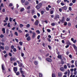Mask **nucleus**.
Here are the masks:
<instances>
[{
  "mask_svg": "<svg viewBox=\"0 0 77 77\" xmlns=\"http://www.w3.org/2000/svg\"><path fill=\"white\" fill-rule=\"evenodd\" d=\"M60 2H61V0H58L57 2V3H58V4H59V3H60Z\"/></svg>",
  "mask_w": 77,
  "mask_h": 77,
  "instance_id": "34",
  "label": "nucleus"
},
{
  "mask_svg": "<svg viewBox=\"0 0 77 77\" xmlns=\"http://www.w3.org/2000/svg\"><path fill=\"white\" fill-rule=\"evenodd\" d=\"M61 64H62V65H63V64L65 63V62H64V61H63V59L61 60Z\"/></svg>",
  "mask_w": 77,
  "mask_h": 77,
  "instance_id": "14",
  "label": "nucleus"
},
{
  "mask_svg": "<svg viewBox=\"0 0 77 77\" xmlns=\"http://www.w3.org/2000/svg\"><path fill=\"white\" fill-rule=\"evenodd\" d=\"M0 37L1 38H2L4 37V35H3V34H2L0 35Z\"/></svg>",
  "mask_w": 77,
  "mask_h": 77,
  "instance_id": "38",
  "label": "nucleus"
},
{
  "mask_svg": "<svg viewBox=\"0 0 77 77\" xmlns=\"http://www.w3.org/2000/svg\"><path fill=\"white\" fill-rule=\"evenodd\" d=\"M13 51L14 52H16V51H17V49H16V48H14L13 49Z\"/></svg>",
  "mask_w": 77,
  "mask_h": 77,
  "instance_id": "42",
  "label": "nucleus"
},
{
  "mask_svg": "<svg viewBox=\"0 0 77 77\" xmlns=\"http://www.w3.org/2000/svg\"><path fill=\"white\" fill-rule=\"evenodd\" d=\"M19 44L20 45H23V42L21 41L19 42Z\"/></svg>",
  "mask_w": 77,
  "mask_h": 77,
  "instance_id": "32",
  "label": "nucleus"
},
{
  "mask_svg": "<svg viewBox=\"0 0 77 77\" xmlns=\"http://www.w3.org/2000/svg\"><path fill=\"white\" fill-rule=\"evenodd\" d=\"M39 22H38V20H37L36 21L35 23V26H38V23Z\"/></svg>",
  "mask_w": 77,
  "mask_h": 77,
  "instance_id": "13",
  "label": "nucleus"
},
{
  "mask_svg": "<svg viewBox=\"0 0 77 77\" xmlns=\"http://www.w3.org/2000/svg\"><path fill=\"white\" fill-rule=\"evenodd\" d=\"M64 26H66L67 25V23L66 22H64Z\"/></svg>",
  "mask_w": 77,
  "mask_h": 77,
  "instance_id": "54",
  "label": "nucleus"
},
{
  "mask_svg": "<svg viewBox=\"0 0 77 77\" xmlns=\"http://www.w3.org/2000/svg\"><path fill=\"white\" fill-rule=\"evenodd\" d=\"M75 66H76V67H77V61H76L75 62Z\"/></svg>",
  "mask_w": 77,
  "mask_h": 77,
  "instance_id": "57",
  "label": "nucleus"
},
{
  "mask_svg": "<svg viewBox=\"0 0 77 77\" xmlns=\"http://www.w3.org/2000/svg\"><path fill=\"white\" fill-rule=\"evenodd\" d=\"M29 4V2L28 1H26L24 3L25 5V6H27Z\"/></svg>",
  "mask_w": 77,
  "mask_h": 77,
  "instance_id": "11",
  "label": "nucleus"
},
{
  "mask_svg": "<svg viewBox=\"0 0 77 77\" xmlns=\"http://www.w3.org/2000/svg\"><path fill=\"white\" fill-rule=\"evenodd\" d=\"M73 43H76L77 42V40L75 39L73 41Z\"/></svg>",
  "mask_w": 77,
  "mask_h": 77,
  "instance_id": "50",
  "label": "nucleus"
},
{
  "mask_svg": "<svg viewBox=\"0 0 77 77\" xmlns=\"http://www.w3.org/2000/svg\"><path fill=\"white\" fill-rule=\"evenodd\" d=\"M61 5L62 6H64L65 5V4L63 3V2L61 3Z\"/></svg>",
  "mask_w": 77,
  "mask_h": 77,
  "instance_id": "58",
  "label": "nucleus"
},
{
  "mask_svg": "<svg viewBox=\"0 0 77 77\" xmlns=\"http://www.w3.org/2000/svg\"><path fill=\"white\" fill-rule=\"evenodd\" d=\"M38 58L39 60H42V57H38Z\"/></svg>",
  "mask_w": 77,
  "mask_h": 77,
  "instance_id": "46",
  "label": "nucleus"
},
{
  "mask_svg": "<svg viewBox=\"0 0 77 77\" xmlns=\"http://www.w3.org/2000/svg\"><path fill=\"white\" fill-rule=\"evenodd\" d=\"M51 25L52 26H55V23H52Z\"/></svg>",
  "mask_w": 77,
  "mask_h": 77,
  "instance_id": "40",
  "label": "nucleus"
},
{
  "mask_svg": "<svg viewBox=\"0 0 77 77\" xmlns=\"http://www.w3.org/2000/svg\"><path fill=\"white\" fill-rule=\"evenodd\" d=\"M58 77H62V73H61V72H58Z\"/></svg>",
  "mask_w": 77,
  "mask_h": 77,
  "instance_id": "9",
  "label": "nucleus"
},
{
  "mask_svg": "<svg viewBox=\"0 0 77 77\" xmlns=\"http://www.w3.org/2000/svg\"><path fill=\"white\" fill-rule=\"evenodd\" d=\"M21 2L22 3H24L26 2V0H21Z\"/></svg>",
  "mask_w": 77,
  "mask_h": 77,
  "instance_id": "45",
  "label": "nucleus"
},
{
  "mask_svg": "<svg viewBox=\"0 0 77 77\" xmlns=\"http://www.w3.org/2000/svg\"><path fill=\"white\" fill-rule=\"evenodd\" d=\"M2 72L5 74L6 72L5 69V65L4 64H2Z\"/></svg>",
  "mask_w": 77,
  "mask_h": 77,
  "instance_id": "2",
  "label": "nucleus"
},
{
  "mask_svg": "<svg viewBox=\"0 0 77 77\" xmlns=\"http://www.w3.org/2000/svg\"><path fill=\"white\" fill-rule=\"evenodd\" d=\"M18 69H17V67H13V70L15 73H16V72H17V71Z\"/></svg>",
  "mask_w": 77,
  "mask_h": 77,
  "instance_id": "3",
  "label": "nucleus"
},
{
  "mask_svg": "<svg viewBox=\"0 0 77 77\" xmlns=\"http://www.w3.org/2000/svg\"><path fill=\"white\" fill-rule=\"evenodd\" d=\"M30 24H27V25H26V27H27V28H29V27H30Z\"/></svg>",
  "mask_w": 77,
  "mask_h": 77,
  "instance_id": "31",
  "label": "nucleus"
},
{
  "mask_svg": "<svg viewBox=\"0 0 77 77\" xmlns=\"http://www.w3.org/2000/svg\"><path fill=\"white\" fill-rule=\"evenodd\" d=\"M11 49H14V46L12 45L11 46Z\"/></svg>",
  "mask_w": 77,
  "mask_h": 77,
  "instance_id": "49",
  "label": "nucleus"
},
{
  "mask_svg": "<svg viewBox=\"0 0 77 77\" xmlns=\"http://www.w3.org/2000/svg\"><path fill=\"white\" fill-rule=\"evenodd\" d=\"M44 13V12L43 11H41V14L42 15H43Z\"/></svg>",
  "mask_w": 77,
  "mask_h": 77,
  "instance_id": "47",
  "label": "nucleus"
},
{
  "mask_svg": "<svg viewBox=\"0 0 77 77\" xmlns=\"http://www.w3.org/2000/svg\"><path fill=\"white\" fill-rule=\"evenodd\" d=\"M15 40L17 42H18V39H17V38H15Z\"/></svg>",
  "mask_w": 77,
  "mask_h": 77,
  "instance_id": "52",
  "label": "nucleus"
},
{
  "mask_svg": "<svg viewBox=\"0 0 77 77\" xmlns=\"http://www.w3.org/2000/svg\"><path fill=\"white\" fill-rule=\"evenodd\" d=\"M60 17H59V15L58 14H56L55 16V17L54 18V20H56L57 18H59Z\"/></svg>",
  "mask_w": 77,
  "mask_h": 77,
  "instance_id": "4",
  "label": "nucleus"
},
{
  "mask_svg": "<svg viewBox=\"0 0 77 77\" xmlns=\"http://www.w3.org/2000/svg\"><path fill=\"white\" fill-rule=\"evenodd\" d=\"M24 8H21L20 11H21V12H23V11H24Z\"/></svg>",
  "mask_w": 77,
  "mask_h": 77,
  "instance_id": "44",
  "label": "nucleus"
},
{
  "mask_svg": "<svg viewBox=\"0 0 77 77\" xmlns=\"http://www.w3.org/2000/svg\"><path fill=\"white\" fill-rule=\"evenodd\" d=\"M72 45L73 47L74 48L75 50V51L76 52H77V47L76 46H75V45L74 44L73 45Z\"/></svg>",
  "mask_w": 77,
  "mask_h": 77,
  "instance_id": "7",
  "label": "nucleus"
},
{
  "mask_svg": "<svg viewBox=\"0 0 77 77\" xmlns=\"http://www.w3.org/2000/svg\"><path fill=\"white\" fill-rule=\"evenodd\" d=\"M69 10L70 11H72V8L71 7H70L69 8Z\"/></svg>",
  "mask_w": 77,
  "mask_h": 77,
  "instance_id": "35",
  "label": "nucleus"
},
{
  "mask_svg": "<svg viewBox=\"0 0 77 77\" xmlns=\"http://www.w3.org/2000/svg\"><path fill=\"white\" fill-rule=\"evenodd\" d=\"M14 34L15 35H16V36H18V33L17 32H15L14 33Z\"/></svg>",
  "mask_w": 77,
  "mask_h": 77,
  "instance_id": "48",
  "label": "nucleus"
},
{
  "mask_svg": "<svg viewBox=\"0 0 77 77\" xmlns=\"http://www.w3.org/2000/svg\"><path fill=\"white\" fill-rule=\"evenodd\" d=\"M23 63H20V64H19V66L20 67H21L23 66Z\"/></svg>",
  "mask_w": 77,
  "mask_h": 77,
  "instance_id": "21",
  "label": "nucleus"
},
{
  "mask_svg": "<svg viewBox=\"0 0 77 77\" xmlns=\"http://www.w3.org/2000/svg\"><path fill=\"white\" fill-rule=\"evenodd\" d=\"M30 6H29L27 8V9L28 10H29V9H30Z\"/></svg>",
  "mask_w": 77,
  "mask_h": 77,
  "instance_id": "59",
  "label": "nucleus"
},
{
  "mask_svg": "<svg viewBox=\"0 0 77 77\" xmlns=\"http://www.w3.org/2000/svg\"><path fill=\"white\" fill-rule=\"evenodd\" d=\"M30 39H31V38H30V36H28L26 38V40L27 41H29Z\"/></svg>",
  "mask_w": 77,
  "mask_h": 77,
  "instance_id": "10",
  "label": "nucleus"
},
{
  "mask_svg": "<svg viewBox=\"0 0 77 77\" xmlns=\"http://www.w3.org/2000/svg\"><path fill=\"white\" fill-rule=\"evenodd\" d=\"M2 31L3 32V33H5V29L4 28H2Z\"/></svg>",
  "mask_w": 77,
  "mask_h": 77,
  "instance_id": "20",
  "label": "nucleus"
},
{
  "mask_svg": "<svg viewBox=\"0 0 77 77\" xmlns=\"http://www.w3.org/2000/svg\"><path fill=\"white\" fill-rule=\"evenodd\" d=\"M69 57L70 58H72V55H71V54L69 55Z\"/></svg>",
  "mask_w": 77,
  "mask_h": 77,
  "instance_id": "64",
  "label": "nucleus"
},
{
  "mask_svg": "<svg viewBox=\"0 0 77 77\" xmlns=\"http://www.w3.org/2000/svg\"><path fill=\"white\" fill-rule=\"evenodd\" d=\"M5 49L6 50H8V49H9V47L8 46H5Z\"/></svg>",
  "mask_w": 77,
  "mask_h": 77,
  "instance_id": "26",
  "label": "nucleus"
},
{
  "mask_svg": "<svg viewBox=\"0 0 77 77\" xmlns=\"http://www.w3.org/2000/svg\"><path fill=\"white\" fill-rule=\"evenodd\" d=\"M47 40L49 41V42H51V39L50 38H47Z\"/></svg>",
  "mask_w": 77,
  "mask_h": 77,
  "instance_id": "61",
  "label": "nucleus"
},
{
  "mask_svg": "<svg viewBox=\"0 0 77 77\" xmlns=\"http://www.w3.org/2000/svg\"><path fill=\"white\" fill-rule=\"evenodd\" d=\"M20 72L21 74H24V72L23 71H21Z\"/></svg>",
  "mask_w": 77,
  "mask_h": 77,
  "instance_id": "39",
  "label": "nucleus"
},
{
  "mask_svg": "<svg viewBox=\"0 0 77 77\" xmlns=\"http://www.w3.org/2000/svg\"><path fill=\"white\" fill-rule=\"evenodd\" d=\"M32 34V38H35V36H36V33L35 32H33Z\"/></svg>",
  "mask_w": 77,
  "mask_h": 77,
  "instance_id": "6",
  "label": "nucleus"
},
{
  "mask_svg": "<svg viewBox=\"0 0 77 77\" xmlns=\"http://www.w3.org/2000/svg\"><path fill=\"white\" fill-rule=\"evenodd\" d=\"M36 32L38 33V34H40V33L41 32H40V31H39V30H37L36 31Z\"/></svg>",
  "mask_w": 77,
  "mask_h": 77,
  "instance_id": "18",
  "label": "nucleus"
},
{
  "mask_svg": "<svg viewBox=\"0 0 77 77\" xmlns=\"http://www.w3.org/2000/svg\"><path fill=\"white\" fill-rule=\"evenodd\" d=\"M39 76L40 77H42V75L41 73H39Z\"/></svg>",
  "mask_w": 77,
  "mask_h": 77,
  "instance_id": "25",
  "label": "nucleus"
},
{
  "mask_svg": "<svg viewBox=\"0 0 77 77\" xmlns=\"http://www.w3.org/2000/svg\"><path fill=\"white\" fill-rule=\"evenodd\" d=\"M62 9L63 10H66L67 9H68V8H67V7L66 6H64L62 8Z\"/></svg>",
  "mask_w": 77,
  "mask_h": 77,
  "instance_id": "8",
  "label": "nucleus"
},
{
  "mask_svg": "<svg viewBox=\"0 0 77 77\" xmlns=\"http://www.w3.org/2000/svg\"><path fill=\"white\" fill-rule=\"evenodd\" d=\"M28 36H29V34L27 33L25 35L26 38H27Z\"/></svg>",
  "mask_w": 77,
  "mask_h": 77,
  "instance_id": "24",
  "label": "nucleus"
},
{
  "mask_svg": "<svg viewBox=\"0 0 77 77\" xmlns=\"http://www.w3.org/2000/svg\"><path fill=\"white\" fill-rule=\"evenodd\" d=\"M59 11L60 12H61L62 11V8H59Z\"/></svg>",
  "mask_w": 77,
  "mask_h": 77,
  "instance_id": "51",
  "label": "nucleus"
},
{
  "mask_svg": "<svg viewBox=\"0 0 77 77\" xmlns=\"http://www.w3.org/2000/svg\"><path fill=\"white\" fill-rule=\"evenodd\" d=\"M8 56V54H6L5 55H4V57H7V56Z\"/></svg>",
  "mask_w": 77,
  "mask_h": 77,
  "instance_id": "62",
  "label": "nucleus"
},
{
  "mask_svg": "<svg viewBox=\"0 0 77 77\" xmlns=\"http://www.w3.org/2000/svg\"><path fill=\"white\" fill-rule=\"evenodd\" d=\"M66 21H70V18H67L66 19Z\"/></svg>",
  "mask_w": 77,
  "mask_h": 77,
  "instance_id": "23",
  "label": "nucleus"
},
{
  "mask_svg": "<svg viewBox=\"0 0 77 77\" xmlns=\"http://www.w3.org/2000/svg\"><path fill=\"white\" fill-rule=\"evenodd\" d=\"M67 25L69 26V27H71V24L70 22H69V23H68Z\"/></svg>",
  "mask_w": 77,
  "mask_h": 77,
  "instance_id": "16",
  "label": "nucleus"
},
{
  "mask_svg": "<svg viewBox=\"0 0 77 77\" xmlns=\"http://www.w3.org/2000/svg\"><path fill=\"white\" fill-rule=\"evenodd\" d=\"M42 5V3H40L36 6V8L38 10V9H39L41 8Z\"/></svg>",
  "mask_w": 77,
  "mask_h": 77,
  "instance_id": "1",
  "label": "nucleus"
},
{
  "mask_svg": "<svg viewBox=\"0 0 77 77\" xmlns=\"http://www.w3.org/2000/svg\"><path fill=\"white\" fill-rule=\"evenodd\" d=\"M53 10H51V12H50V14H53Z\"/></svg>",
  "mask_w": 77,
  "mask_h": 77,
  "instance_id": "53",
  "label": "nucleus"
},
{
  "mask_svg": "<svg viewBox=\"0 0 77 77\" xmlns=\"http://www.w3.org/2000/svg\"><path fill=\"white\" fill-rule=\"evenodd\" d=\"M52 77H56V75L54 73H52Z\"/></svg>",
  "mask_w": 77,
  "mask_h": 77,
  "instance_id": "22",
  "label": "nucleus"
},
{
  "mask_svg": "<svg viewBox=\"0 0 77 77\" xmlns=\"http://www.w3.org/2000/svg\"><path fill=\"white\" fill-rule=\"evenodd\" d=\"M73 5V3H72L71 2L69 4V6H72Z\"/></svg>",
  "mask_w": 77,
  "mask_h": 77,
  "instance_id": "33",
  "label": "nucleus"
},
{
  "mask_svg": "<svg viewBox=\"0 0 77 77\" xmlns=\"http://www.w3.org/2000/svg\"><path fill=\"white\" fill-rule=\"evenodd\" d=\"M74 65L73 64H72L71 66V68H74Z\"/></svg>",
  "mask_w": 77,
  "mask_h": 77,
  "instance_id": "63",
  "label": "nucleus"
},
{
  "mask_svg": "<svg viewBox=\"0 0 77 77\" xmlns=\"http://www.w3.org/2000/svg\"><path fill=\"white\" fill-rule=\"evenodd\" d=\"M24 26V25L22 24H20V27H23Z\"/></svg>",
  "mask_w": 77,
  "mask_h": 77,
  "instance_id": "30",
  "label": "nucleus"
},
{
  "mask_svg": "<svg viewBox=\"0 0 77 77\" xmlns=\"http://www.w3.org/2000/svg\"><path fill=\"white\" fill-rule=\"evenodd\" d=\"M63 1L64 2H67L68 3H69V1L67 0H64Z\"/></svg>",
  "mask_w": 77,
  "mask_h": 77,
  "instance_id": "29",
  "label": "nucleus"
},
{
  "mask_svg": "<svg viewBox=\"0 0 77 77\" xmlns=\"http://www.w3.org/2000/svg\"><path fill=\"white\" fill-rule=\"evenodd\" d=\"M57 58L58 59H60L61 60H62V55H58L57 56Z\"/></svg>",
  "mask_w": 77,
  "mask_h": 77,
  "instance_id": "12",
  "label": "nucleus"
},
{
  "mask_svg": "<svg viewBox=\"0 0 77 77\" xmlns=\"http://www.w3.org/2000/svg\"><path fill=\"white\" fill-rule=\"evenodd\" d=\"M16 73V75H20V72L18 71L17 72H16V73Z\"/></svg>",
  "mask_w": 77,
  "mask_h": 77,
  "instance_id": "17",
  "label": "nucleus"
},
{
  "mask_svg": "<svg viewBox=\"0 0 77 77\" xmlns=\"http://www.w3.org/2000/svg\"><path fill=\"white\" fill-rule=\"evenodd\" d=\"M46 9L47 10V11H49V8L48 7H46Z\"/></svg>",
  "mask_w": 77,
  "mask_h": 77,
  "instance_id": "60",
  "label": "nucleus"
},
{
  "mask_svg": "<svg viewBox=\"0 0 77 77\" xmlns=\"http://www.w3.org/2000/svg\"><path fill=\"white\" fill-rule=\"evenodd\" d=\"M46 60L48 62H52V60L51 58H46Z\"/></svg>",
  "mask_w": 77,
  "mask_h": 77,
  "instance_id": "5",
  "label": "nucleus"
},
{
  "mask_svg": "<svg viewBox=\"0 0 77 77\" xmlns=\"http://www.w3.org/2000/svg\"><path fill=\"white\" fill-rule=\"evenodd\" d=\"M40 35H38L37 37L38 39H39V38H40Z\"/></svg>",
  "mask_w": 77,
  "mask_h": 77,
  "instance_id": "56",
  "label": "nucleus"
},
{
  "mask_svg": "<svg viewBox=\"0 0 77 77\" xmlns=\"http://www.w3.org/2000/svg\"><path fill=\"white\" fill-rule=\"evenodd\" d=\"M67 45H71V43H70L69 41L67 42Z\"/></svg>",
  "mask_w": 77,
  "mask_h": 77,
  "instance_id": "27",
  "label": "nucleus"
},
{
  "mask_svg": "<svg viewBox=\"0 0 77 77\" xmlns=\"http://www.w3.org/2000/svg\"><path fill=\"white\" fill-rule=\"evenodd\" d=\"M60 70H61V71H64V68H63V67L60 68Z\"/></svg>",
  "mask_w": 77,
  "mask_h": 77,
  "instance_id": "19",
  "label": "nucleus"
},
{
  "mask_svg": "<svg viewBox=\"0 0 77 77\" xmlns=\"http://www.w3.org/2000/svg\"><path fill=\"white\" fill-rule=\"evenodd\" d=\"M31 13L32 14H34L35 13V11H34V10L32 9L31 11Z\"/></svg>",
  "mask_w": 77,
  "mask_h": 77,
  "instance_id": "28",
  "label": "nucleus"
},
{
  "mask_svg": "<svg viewBox=\"0 0 77 77\" xmlns=\"http://www.w3.org/2000/svg\"><path fill=\"white\" fill-rule=\"evenodd\" d=\"M24 53H21V56L22 57H24Z\"/></svg>",
  "mask_w": 77,
  "mask_h": 77,
  "instance_id": "41",
  "label": "nucleus"
},
{
  "mask_svg": "<svg viewBox=\"0 0 77 77\" xmlns=\"http://www.w3.org/2000/svg\"><path fill=\"white\" fill-rule=\"evenodd\" d=\"M10 59H11V61H12V60H14L15 59L14 58L12 57H11V58H10Z\"/></svg>",
  "mask_w": 77,
  "mask_h": 77,
  "instance_id": "43",
  "label": "nucleus"
},
{
  "mask_svg": "<svg viewBox=\"0 0 77 77\" xmlns=\"http://www.w3.org/2000/svg\"><path fill=\"white\" fill-rule=\"evenodd\" d=\"M76 2V0H72V2L73 3H75Z\"/></svg>",
  "mask_w": 77,
  "mask_h": 77,
  "instance_id": "36",
  "label": "nucleus"
},
{
  "mask_svg": "<svg viewBox=\"0 0 77 77\" xmlns=\"http://www.w3.org/2000/svg\"><path fill=\"white\" fill-rule=\"evenodd\" d=\"M34 63H35V65H38V62L37 61H34Z\"/></svg>",
  "mask_w": 77,
  "mask_h": 77,
  "instance_id": "15",
  "label": "nucleus"
},
{
  "mask_svg": "<svg viewBox=\"0 0 77 77\" xmlns=\"http://www.w3.org/2000/svg\"><path fill=\"white\" fill-rule=\"evenodd\" d=\"M0 48L2 50H4V47H3L2 46H0Z\"/></svg>",
  "mask_w": 77,
  "mask_h": 77,
  "instance_id": "55",
  "label": "nucleus"
},
{
  "mask_svg": "<svg viewBox=\"0 0 77 77\" xmlns=\"http://www.w3.org/2000/svg\"><path fill=\"white\" fill-rule=\"evenodd\" d=\"M47 31L48 32V33H50V32H51V30H50V29H47Z\"/></svg>",
  "mask_w": 77,
  "mask_h": 77,
  "instance_id": "37",
  "label": "nucleus"
}]
</instances>
